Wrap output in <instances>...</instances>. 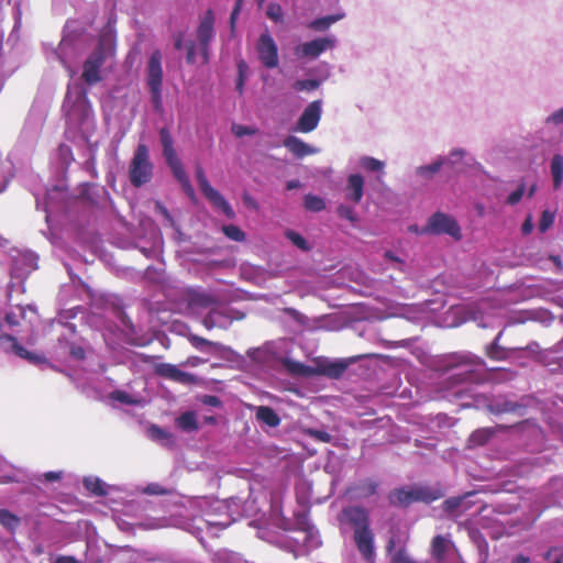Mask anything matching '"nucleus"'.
<instances>
[{"mask_svg":"<svg viewBox=\"0 0 563 563\" xmlns=\"http://www.w3.org/2000/svg\"><path fill=\"white\" fill-rule=\"evenodd\" d=\"M110 397L111 399L117 400L121 404H133V400L131 399L130 395L123 390H114L110 394Z\"/></svg>","mask_w":563,"mask_h":563,"instance_id":"nucleus-44","label":"nucleus"},{"mask_svg":"<svg viewBox=\"0 0 563 563\" xmlns=\"http://www.w3.org/2000/svg\"><path fill=\"white\" fill-rule=\"evenodd\" d=\"M255 417L258 421L271 428L278 427L282 421L277 412L268 406H258L256 408Z\"/></svg>","mask_w":563,"mask_h":563,"instance_id":"nucleus-18","label":"nucleus"},{"mask_svg":"<svg viewBox=\"0 0 563 563\" xmlns=\"http://www.w3.org/2000/svg\"><path fill=\"white\" fill-rule=\"evenodd\" d=\"M156 375L179 383L183 385H194L198 383L196 375L180 371L176 365L170 363H159L154 367Z\"/></svg>","mask_w":563,"mask_h":563,"instance_id":"nucleus-9","label":"nucleus"},{"mask_svg":"<svg viewBox=\"0 0 563 563\" xmlns=\"http://www.w3.org/2000/svg\"><path fill=\"white\" fill-rule=\"evenodd\" d=\"M243 202H244L245 206H247L250 208H253L255 210L258 209L257 202L247 194L243 195Z\"/></svg>","mask_w":563,"mask_h":563,"instance_id":"nucleus-60","label":"nucleus"},{"mask_svg":"<svg viewBox=\"0 0 563 563\" xmlns=\"http://www.w3.org/2000/svg\"><path fill=\"white\" fill-rule=\"evenodd\" d=\"M4 321L11 325V327H14V325H18L19 324V321H18V317L14 312H8L5 316H4Z\"/></svg>","mask_w":563,"mask_h":563,"instance_id":"nucleus-59","label":"nucleus"},{"mask_svg":"<svg viewBox=\"0 0 563 563\" xmlns=\"http://www.w3.org/2000/svg\"><path fill=\"white\" fill-rule=\"evenodd\" d=\"M321 119V101L314 100L310 102L299 117L294 131L301 133L312 132L319 124Z\"/></svg>","mask_w":563,"mask_h":563,"instance_id":"nucleus-8","label":"nucleus"},{"mask_svg":"<svg viewBox=\"0 0 563 563\" xmlns=\"http://www.w3.org/2000/svg\"><path fill=\"white\" fill-rule=\"evenodd\" d=\"M54 563H78V561L74 556L62 555Z\"/></svg>","mask_w":563,"mask_h":563,"instance_id":"nucleus-62","label":"nucleus"},{"mask_svg":"<svg viewBox=\"0 0 563 563\" xmlns=\"http://www.w3.org/2000/svg\"><path fill=\"white\" fill-rule=\"evenodd\" d=\"M364 179L360 174H352L347 178L346 199L358 203L363 198Z\"/></svg>","mask_w":563,"mask_h":563,"instance_id":"nucleus-15","label":"nucleus"},{"mask_svg":"<svg viewBox=\"0 0 563 563\" xmlns=\"http://www.w3.org/2000/svg\"><path fill=\"white\" fill-rule=\"evenodd\" d=\"M443 496L440 489L419 487L415 489V501L431 503Z\"/></svg>","mask_w":563,"mask_h":563,"instance_id":"nucleus-23","label":"nucleus"},{"mask_svg":"<svg viewBox=\"0 0 563 563\" xmlns=\"http://www.w3.org/2000/svg\"><path fill=\"white\" fill-rule=\"evenodd\" d=\"M443 163L444 162L442 159H439V161L433 162L432 164H429L426 166H420L418 168V174L421 176H431L440 170Z\"/></svg>","mask_w":563,"mask_h":563,"instance_id":"nucleus-34","label":"nucleus"},{"mask_svg":"<svg viewBox=\"0 0 563 563\" xmlns=\"http://www.w3.org/2000/svg\"><path fill=\"white\" fill-rule=\"evenodd\" d=\"M146 492L150 494H156V495H163L166 493V490L157 484H151L147 486Z\"/></svg>","mask_w":563,"mask_h":563,"instance_id":"nucleus-58","label":"nucleus"},{"mask_svg":"<svg viewBox=\"0 0 563 563\" xmlns=\"http://www.w3.org/2000/svg\"><path fill=\"white\" fill-rule=\"evenodd\" d=\"M163 155L166 159L167 165L179 162L180 159L177 156V153L174 148V145L172 146H165L163 147Z\"/></svg>","mask_w":563,"mask_h":563,"instance_id":"nucleus-45","label":"nucleus"},{"mask_svg":"<svg viewBox=\"0 0 563 563\" xmlns=\"http://www.w3.org/2000/svg\"><path fill=\"white\" fill-rule=\"evenodd\" d=\"M246 68H247V66L243 60H241L238 64L239 76H238V80H236V90L239 91L240 95L243 93Z\"/></svg>","mask_w":563,"mask_h":563,"instance_id":"nucleus-41","label":"nucleus"},{"mask_svg":"<svg viewBox=\"0 0 563 563\" xmlns=\"http://www.w3.org/2000/svg\"><path fill=\"white\" fill-rule=\"evenodd\" d=\"M0 523L4 528L14 531L20 525V519L11 511L7 509H0Z\"/></svg>","mask_w":563,"mask_h":563,"instance_id":"nucleus-27","label":"nucleus"},{"mask_svg":"<svg viewBox=\"0 0 563 563\" xmlns=\"http://www.w3.org/2000/svg\"><path fill=\"white\" fill-rule=\"evenodd\" d=\"M284 146L297 158H303L318 152L317 148L294 135H289L284 140Z\"/></svg>","mask_w":563,"mask_h":563,"instance_id":"nucleus-13","label":"nucleus"},{"mask_svg":"<svg viewBox=\"0 0 563 563\" xmlns=\"http://www.w3.org/2000/svg\"><path fill=\"white\" fill-rule=\"evenodd\" d=\"M196 178L202 195L217 209L221 210L228 219H233L235 212L224 197L214 189L207 179L203 168L198 165L196 167Z\"/></svg>","mask_w":563,"mask_h":563,"instance_id":"nucleus-5","label":"nucleus"},{"mask_svg":"<svg viewBox=\"0 0 563 563\" xmlns=\"http://www.w3.org/2000/svg\"><path fill=\"white\" fill-rule=\"evenodd\" d=\"M114 35L110 31L101 32L97 46L84 62L81 78L87 85L93 86L101 81L100 69L107 58L114 55Z\"/></svg>","mask_w":563,"mask_h":563,"instance_id":"nucleus-2","label":"nucleus"},{"mask_svg":"<svg viewBox=\"0 0 563 563\" xmlns=\"http://www.w3.org/2000/svg\"><path fill=\"white\" fill-rule=\"evenodd\" d=\"M454 548L455 544L452 540L441 534H437L431 540L430 553L437 561H443L446 552Z\"/></svg>","mask_w":563,"mask_h":563,"instance_id":"nucleus-14","label":"nucleus"},{"mask_svg":"<svg viewBox=\"0 0 563 563\" xmlns=\"http://www.w3.org/2000/svg\"><path fill=\"white\" fill-rule=\"evenodd\" d=\"M334 44L335 40L332 37H318L299 45L296 53L301 57L317 58L327 49L332 48Z\"/></svg>","mask_w":563,"mask_h":563,"instance_id":"nucleus-10","label":"nucleus"},{"mask_svg":"<svg viewBox=\"0 0 563 563\" xmlns=\"http://www.w3.org/2000/svg\"><path fill=\"white\" fill-rule=\"evenodd\" d=\"M493 432L488 429H478L471 435V442L477 445H484L492 437Z\"/></svg>","mask_w":563,"mask_h":563,"instance_id":"nucleus-32","label":"nucleus"},{"mask_svg":"<svg viewBox=\"0 0 563 563\" xmlns=\"http://www.w3.org/2000/svg\"><path fill=\"white\" fill-rule=\"evenodd\" d=\"M388 499L393 506H409L415 503V489H395L389 494Z\"/></svg>","mask_w":563,"mask_h":563,"instance_id":"nucleus-19","label":"nucleus"},{"mask_svg":"<svg viewBox=\"0 0 563 563\" xmlns=\"http://www.w3.org/2000/svg\"><path fill=\"white\" fill-rule=\"evenodd\" d=\"M361 165L369 172H379L384 168V163L374 157L365 156L361 159Z\"/></svg>","mask_w":563,"mask_h":563,"instance_id":"nucleus-33","label":"nucleus"},{"mask_svg":"<svg viewBox=\"0 0 563 563\" xmlns=\"http://www.w3.org/2000/svg\"><path fill=\"white\" fill-rule=\"evenodd\" d=\"M206 361L200 358L199 356H190L187 358V361L185 362L186 365H189V366H198L202 363H205Z\"/></svg>","mask_w":563,"mask_h":563,"instance_id":"nucleus-61","label":"nucleus"},{"mask_svg":"<svg viewBox=\"0 0 563 563\" xmlns=\"http://www.w3.org/2000/svg\"><path fill=\"white\" fill-rule=\"evenodd\" d=\"M532 229H533V223H532L531 217L529 216L522 223L521 230H522L523 234H529V233H531Z\"/></svg>","mask_w":563,"mask_h":563,"instance_id":"nucleus-57","label":"nucleus"},{"mask_svg":"<svg viewBox=\"0 0 563 563\" xmlns=\"http://www.w3.org/2000/svg\"><path fill=\"white\" fill-rule=\"evenodd\" d=\"M319 81L316 80V79H305V80H298L296 84H295V89L296 90H307V91H312V90H316L318 87H319Z\"/></svg>","mask_w":563,"mask_h":563,"instance_id":"nucleus-39","label":"nucleus"},{"mask_svg":"<svg viewBox=\"0 0 563 563\" xmlns=\"http://www.w3.org/2000/svg\"><path fill=\"white\" fill-rule=\"evenodd\" d=\"M548 122H552L554 124L563 123V108L553 112L547 120Z\"/></svg>","mask_w":563,"mask_h":563,"instance_id":"nucleus-53","label":"nucleus"},{"mask_svg":"<svg viewBox=\"0 0 563 563\" xmlns=\"http://www.w3.org/2000/svg\"><path fill=\"white\" fill-rule=\"evenodd\" d=\"M512 563H530V559L523 554H519L514 559Z\"/></svg>","mask_w":563,"mask_h":563,"instance_id":"nucleus-64","label":"nucleus"},{"mask_svg":"<svg viewBox=\"0 0 563 563\" xmlns=\"http://www.w3.org/2000/svg\"><path fill=\"white\" fill-rule=\"evenodd\" d=\"M84 485L91 494L96 496H104L107 494L103 483L99 478H85Z\"/></svg>","mask_w":563,"mask_h":563,"instance_id":"nucleus-29","label":"nucleus"},{"mask_svg":"<svg viewBox=\"0 0 563 563\" xmlns=\"http://www.w3.org/2000/svg\"><path fill=\"white\" fill-rule=\"evenodd\" d=\"M69 354L71 355V357H74L76 360H84L86 356V352H85L84 347H81L80 345H76V344L70 346Z\"/></svg>","mask_w":563,"mask_h":563,"instance_id":"nucleus-50","label":"nucleus"},{"mask_svg":"<svg viewBox=\"0 0 563 563\" xmlns=\"http://www.w3.org/2000/svg\"><path fill=\"white\" fill-rule=\"evenodd\" d=\"M310 434L316 439L324 443H329L331 441V435L325 431L312 430Z\"/></svg>","mask_w":563,"mask_h":563,"instance_id":"nucleus-51","label":"nucleus"},{"mask_svg":"<svg viewBox=\"0 0 563 563\" xmlns=\"http://www.w3.org/2000/svg\"><path fill=\"white\" fill-rule=\"evenodd\" d=\"M551 174L553 177V186L555 189L560 188L563 181V156L556 154L551 161Z\"/></svg>","mask_w":563,"mask_h":563,"instance_id":"nucleus-21","label":"nucleus"},{"mask_svg":"<svg viewBox=\"0 0 563 563\" xmlns=\"http://www.w3.org/2000/svg\"><path fill=\"white\" fill-rule=\"evenodd\" d=\"M163 55L159 49H154L147 60L146 65V86L150 91L151 102L154 110L158 113L163 112Z\"/></svg>","mask_w":563,"mask_h":563,"instance_id":"nucleus-3","label":"nucleus"},{"mask_svg":"<svg viewBox=\"0 0 563 563\" xmlns=\"http://www.w3.org/2000/svg\"><path fill=\"white\" fill-rule=\"evenodd\" d=\"M503 332L500 331L494 341L486 346V355L494 361H505L509 357V351L499 344Z\"/></svg>","mask_w":563,"mask_h":563,"instance_id":"nucleus-20","label":"nucleus"},{"mask_svg":"<svg viewBox=\"0 0 563 563\" xmlns=\"http://www.w3.org/2000/svg\"><path fill=\"white\" fill-rule=\"evenodd\" d=\"M177 427L184 431L198 430V422L194 411H186L181 413L176 420Z\"/></svg>","mask_w":563,"mask_h":563,"instance_id":"nucleus-22","label":"nucleus"},{"mask_svg":"<svg viewBox=\"0 0 563 563\" xmlns=\"http://www.w3.org/2000/svg\"><path fill=\"white\" fill-rule=\"evenodd\" d=\"M183 44H184V33L177 32L176 34H174V46L177 51H179L183 48Z\"/></svg>","mask_w":563,"mask_h":563,"instance_id":"nucleus-56","label":"nucleus"},{"mask_svg":"<svg viewBox=\"0 0 563 563\" xmlns=\"http://www.w3.org/2000/svg\"><path fill=\"white\" fill-rule=\"evenodd\" d=\"M150 431L152 435L156 439H166L168 437V433L157 426H152L150 428Z\"/></svg>","mask_w":563,"mask_h":563,"instance_id":"nucleus-54","label":"nucleus"},{"mask_svg":"<svg viewBox=\"0 0 563 563\" xmlns=\"http://www.w3.org/2000/svg\"><path fill=\"white\" fill-rule=\"evenodd\" d=\"M336 211L341 218L346 219L352 223L357 221V216H356L355 211L353 210V208H351L349 206L340 205L338 207Z\"/></svg>","mask_w":563,"mask_h":563,"instance_id":"nucleus-38","label":"nucleus"},{"mask_svg":"<svg viewBox=\"0 0 563 563\" xmlns=\"http://www.w3.org/2000/svg\"><path fill=\"white\" fill-rule=\"evenodd\" d=\"M159 140L162 143V147L174 145L172 134L167 128H162L159 130Z\"/></svg>","mask_w":563,"mask_h":563,"instance_id":"nucleus-46","label":"nucleus"},{"mask_svg":"<svg viewBox=\"0 0 563 563\" xmlns=\"http://www.w3.org/2000/svg\"><path fill=\"white\" fill-rule=\"evenodd\" d=\"M390 563H413V560L410 558L407 550L401 548L391 554Z\"/></svg>","mask_w":563,"mask_h":563,"instance_id":"nucleus-35","label":"nucleus"},{"mask_svg":"<svg viewBox=\"0 0 563 563\" xmlns=\"http://www.w3.org/2000/svg\"><path fill=\"white\" fill-rule=\"evenodd\" d=\"M462 363H468V364H482L483 361L479 357L476 356H463L461 360Z\"/></svg>","mask_w":563,"mask_h":563,"instance_id":"nucleus-63","label":"nucleus"},{"mask_svg":"<svg viewBox=\"0 0 563 563\" xmlns=\"http://www.w3.org/2000/svg\"><path fill=\"white\" fill-rule=\"evenodd\" d=\"M43 476L47 482H57L62 478V472L49 471L44 473Z\"/></svg>","mask_w":563,"mask_h":563,"instance_id":"nucleus-55","label":"nucleus"},{"mask_svg":"<svg viewBox=\"0 0 563 563\" xmlns=\"http://www.w3.org/2000/svg\"><path fill=\"white\" fill-rule=\"evenodd\" d=\"M224 235L235 242H243L245 240V233L234 224H227L222 227Z\"/></svg>","mask_w":563,"mask_h":563,"instance_id":"nucleus-30","label":"nucleus"},{"mask_svg":"<svg viewBox=\"0 0 563 563\" xmlns=\"http://www.w3.org/2000/svg\"><path fill=\"white\" fill-rule=\"evenodd\" d=\"M180 185L183 187V190L185 191V194L191 199V200H195L196 199V192H195V189L189 180V178L187 179H184L180 181Z\"/></svg>","mask_w":563,"mask_h":563,"instance_id":"nucleus-48","label":"nucleus"},{"mask_svg":"<svg viewBox=\"0 0 563 563\" xmlns=\"http://www.w3.org/2000/svg\"><path fill=\"white\" fill-rule=\"evenodd\" d=\"M422 232L435 235L448 234L455 240L462 239L461 228L457 221L443 212L432 214Z\"/></svg>","mask_w":563,"mask_h":563,"instance_id":"nucleus-6","label":"nucleus"},{"mask_svg":"<svg viewBox=\"0 0 563 563\" xmlns=\"http://www.w3.org/2000/svg\"><path fill=\"white\" fill-rule=\"evenodd\" d=\"M286 238L291 241V243L294 245H296L298 249L302 250V251H309V245L306 241V239L300 235L299 233L292 231V230H288L286 231Z\"/></svg>","mask_w":563,"mask_h":563,"instance_id":"nucleus-31","label":"nucleus"},{"mask_svg":"<svg viewBox=\"0 0 563 563\" xmlns=\"http://www.w3.org/2000/svg\"><path fill=\"white\" fill-rule=\"evenodd\" d=\"M202 404L211 407H220L222 401L218 396L214 395H205L201 399Z\"/></svg>","mask_w":563,"mask_h":563,"instance_id":"nucleus-49","label":"nucleus"},{"mask_svg":"<svg viewBox=\"0 0 563 563\" xmlns=\"http://www.w3.org/2000/svg\"><path fill=\"white\" fill-rule=\"evenodd\" d=\"M553 221L554 214L548 210H544L539 222V230L541 232H545L553 224Z\"/></svg>","mask_w":563,"mask_h":563,"instance_id":"nucleus-40","label":"nucleus"},{"mask_svg":"<svg viewBox=\"0 0 563 563\" xmlns=\"http://www.w3.org/2000/svg\"><path fill=\"white\" fill-rule=\"evenodd\" d=\"M377 482L366 478L350 487L349 492L353 493L355 498L362 499L375 495L377 493Z\"/></svg>","mask_w":563,"mask_h":563,"instance_id":"nucleus-17","label":"nucleus"},{"mask_svg":"<svg viewBox=\"0 0 563 563\" xmlns=\"http://www.w3.org/2000/svg\"><path fill=\"white\" fill-rule=\"evenodd\" d=\"M545 560L551 563H563V552L558 549H550L545 554Z\"/></svg>","mask_w":563,"mask_h":563,"instance_id":"nucleus-47","label":"nucleus"},{"mask_svg":"<svg viewBox=\"0 0 563 563\" xmlns=\"http://www.w3.org/2000/svg\"><path fill=\"white\" fill-rule=\"evenodd\" d=\"M186 60L188 64H194L196 62V44L194 42H190L187 45Z\"/></svg>","mask_w":563,"mask_h":563,"instance_id":"nucleus-52","label":"nucleus"},{"mask_svg":"<svg viewBox=\"0 0 563 563\" xmlns=\"http://www.w3.org/2000/svg\"><path fill=\"white\" fill-rule=\"evenodd\" d=\"M266 15L271 20H273L275 22H279L283 19V9L278 3L272 2L267 7Z\"/></svg>","mask_w":563,"mask_h":563,"instance_id":"nucleus-36","label":"nucleus"},{"mask_svg":"<svg viewBox=\"0 0 563 563\" xmlns=\"http://www.w3.org/2000/svg\"><path fill=\"white\" fill-rule=\"evenodd\" d=\"M349 363L341 360L318 365V372L332 379L340 378L346 371Z\"/></svg>","mask_w":563,"mask_h":563,"instance_id":"nucleus-16","label":"nucleus"},{"mask_svg":"<svg viewBox=\"0 0 563 563\" xmlns=\"http://www.w3.org/2000/svg\"><path fill=\"white\" fill-rule=\"evenodd\" d=\"M154 165L150 159L148 148L140 143L129 165V179L133 187L140 188L153 178Z\"/></svg>","mask_w":563,"mask_h":563,"instance_id":"nucleus-4","label":"nucleus"},{"mask_svg":"<svg viewBox=\"0 0 563 563\" xmlns=\"http://www.w3.org/2000/svg\"><path fill=\"white\" fill-rule=\"evenodd\" d=\"M188 340H189L190 344L197 350H202L203 346H212L218 351L222 349V345L220 343L209 341V340H207L202 336H199L197 334H190L188 336Z\"/></svg>","mask_w":563,"mask_h":563,"instance_id":"nucleus-28","label":"nucleus"},{"mask_svg":"<svg viewBox=\"0 0 563 563\" xmlns=\"http://www.w3.org/2000/svg\"><path fill=\"white\" fill-rule=\"evenodd\" d=\"M303 206L308 211L312 212H319L325 209L324 200L311 194L305 196Z\"/></svg>","mask_w":563,"mask_h":563,"instance_id":"nucleus-26","label":"nucleus"},{"mask_svg":"<svg viewBox=\"0 0 563 563\" xmlns=\"http://www.w3.org/2000/svg\"><path fill=\"white\" fill-rule=\"evenodd\" d=\"M169 168L172 169L173 172V175L174 177L180 183L181 180L184 179H187L189 178L188 175L186 174L185 169H184V166L181 164V162H176V163H173V164H169L168 165Z\"/></svg>","mask_w":563,"mask_h":563,"instance_id":"nucleus-42","label":"nucleus"},{"mask_svg":"<svg viewBox=\"0 0 563 563\" xmlns=\"http://www.w3.org/2000/svg\"><path fill=\"white\" fill-rule=\"evenodd\" d=\"M214 35V14L211 9L207 10L200 20L197 29L199 44L209 45Z\"/></svg>","mask_w":563,"mask_h":563,"instance_id":"nucleus-11","label":"nucleus"},{"mask_svg":"<svg viewBox=\"0 0 563 563\" xmlns=\"http://www.w3.org/2000/svg\"><path fill=\"white\" fill-rule=\"evenodd\" d=\"M472 494L473 493H467L464 496H455L445 499L442 504L443 510L450 516L455 515L456 510L463 505L465 497Z\"/></svg>","mask_w":563,"mask_h":563,"instance_id":"nucleus-25","label":"nucleus"},{"mask_svg":"<svg viewBox=\"0 0 563 563\" xmlns=\"http://www.w3.org/2000/svg\"><path fill=\"white\" fill-rule=\"evenodd\" d=\"M343 14H333V15H327L319 19H316L309 23V29L314 31H325L329 29L333 23L342 19Z\"/></svg>","mask_w":563,"mask_h":563,"instance_id":"nucleus-24","label":"nucleus"},{"mask_svg":"<svg viewBox=\"0 0 563 563\" xmlns=\"http://www.w3.org/2000/svg\"><path fill=\"white\" fill-rule=\"evenodd\" d=\"M261 63L267 68H275L278 65V48L268 32L263 33L256 45Z\"/></svg>","mask_w":563,"mask_h":563,"instance_id":"nucleus-7","label":"nucleus"},{"mask_svg":"<svg viewBox=\"0 0 563 563\" xmlns=\"http://www.w3.org/2000/svg\"><path fill=\"white\" fill-rule=\"evenodd\" d=\"M339 520L353 528V539L361 556L367 563H375L374 533L369 527L368 511L362 506H347L342 509Z\"/></svg>","mask_w":563,"mask_h":563,"instance_id":"nucleus-1","label":"nucleus"},{"mask_svg":"<svg viewBox=\"0 0 563 563\" xmlns=\"http://www.w3.org/2000/svg\"><path fill=\"white\" fill-rule=\"evenodd\" d=\"M232 133L238 136L242 137L245 135H254L257 133V129L249 125H242V124H233L232 125Z\"/></svg>","mask_w":563,"mask_h":563,"instance_id":"nucleus-37","label":"nucleus"},{"mask_svg":"<svg viewBox=\"0 0 563 563\" xmlns=\"http://www.w3.org/2000/svg\"><path fill=\"white\" fill-rule=\"evenodd\" d=\"M5 343H9L12 352L21 358L27 360L34 364H38L43 361L42 356L35 355L23 347L13 335L7 333L0 334V345L4 346Z\"/></svg>","mask_w":563,"mask_h":563,"instance_id":"nucleus-12","label":"nucleus"},{"mask_svg":"<svg viewBox=\"0 0 563 563\" xmlns=\"http://www.w3.org/2000/svg\"><path fill=\"white\" fill-rule=\"evenodd\" d=\"M525 190H526V186H525V184H521L515 191H512L508 196L507 203L511 205V206L518 203L521 200V198L525 194Z\"/></svg>","mask_w":563,"mask_h":563,"instance_id":"nucleus-43","label":"nucleus"}]
</instances>
